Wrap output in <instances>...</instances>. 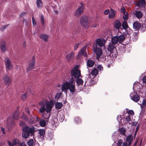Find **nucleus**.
Returning <instances> with one entry per match:
<instances>
[{
    "label": "nucleus",
    "instance_id": "58836bf2",
    "mask_svg": "<svg viewBox=\"0 0 146 146\" xmlns=\"http://www.w3.org/2000/svg\"><path fill=\"white\" fill-rule=\"evenodd\" d=\"M117 120L119 123H124V120H122L121 116L120 115H118L117 117Z\"/></svg>",
    "mask_w": 146,
    "mask_h": 146
},
{
    "label": "nucleus",
    "instance_id": "cd10ccee",
    "mask_svg": "<svg viewBox=\"0 0 146 146\" xmlns=\"http://www.w3.org/2000/svg\"><path fill=\"white\" fill-rule=\"evenodd\" d=\"M17 141V139H14L12 141V143H11L10 141H9L8 144L9 146H16Z\"/></svg>",
    "mask_w": 146,
    "mask_h": 146
},
{
    "label": "nucleus",
    "instance_id": "f704fd0d",
    "mask_svg": "<svg viewBox=\"0 0 146 146\" xmlns=\"http://www.w3.org/2000/svg\"><path fill=\"white\" fill-rule=\"evenodd\" d=\"M35 142V140L31 139L28 142V145L29 146H34Z\"/></svg>",
    "mask_w": 146,
    "mask_h": 146
},
{
    "label": "nucleus",
    "instance_id": "09e8293b",
    "mask_svg": "<svg viewBox=\"0 0 146 146\" xmlns=\"http://www.w3.org/2000/svg\"><path fill=\"white\" fill-rule=\"evenodd\" d=\"M146 106V100H143L142 103V104L141 105V107L142 108H143L144 106Z\"/></svg>",
    "mask_w": 146,
    "mask_h": 146
},
{
    "label": "nucleus",
    "instance_id": "c9c22d12",
    "mask_svg": "<svg viewBox=\"0 0 146 146\" xmlns=\"http://www.w3.org/2000/svg\"><path fill=\"white\" fill-rule=\"evenodd\" d=\"M62 106V104L61 103L57 102L55 104V107L58 109H61Z\"/></svg>",
    "mask_w": 146,
    "mask_h": 146
},
{
    "label": "nucleus",
    "instance_id": "603ef678",
    "mask_svg": "<svg viewBox=\"0 0 146 146\" xmlns=\"http://www.w3.org/2000/svg\"><path fill=\"white\" fill-rule=\"evenodd\" d=\"M39 133L40 135H43L45 133V131L43 129H41L39 131Z\"/></svg>",
    "mask_w": 146,
    "mask_h": 146
},
{
    "label": "nucleus",
    "instance_id": "6ab92c4d",
    "mask_svg": "<svg viewBox=\"0 0 146 146\" xmlns=\"http://www.w3.org/2000/svg\"><path fill=\"white\" fill-rule=\"evenodd\" d=\"M74 54L73 52H71L70 54L67 55L66 56V59L68 61L72 60L74 57Z\"/></svg>",
    "mask_w": 146,
    "mask_h": 146
},
{
    "label": "nucleus",
    "instance_id": "c756f323",
    "mask_svg": "<svg viewBox=\"0 0 146 146\" xmlns=\"http://www.w3.org/2000/svg\"><path fill=\"white\" fill-rule=\"evenodd\" d=\"M40 38L42 39L44 41H47L48 38V36L46 35L43 34H41L40 35Z\"/></svg>",
    "mask_w": 146,
    "mask_h": 146
},
{
    "label": "nucleus",
    "instance_id": "72a5a7b5",
    "mask_svg": "<svg viewBox=\"0 0 146 146\" xmlns=\"http://www.w3.org/2000/svg\"><path fill=\"white\" fill-rule=\"evenodd\" d=\"M37 7L38 8H40L42 6V0H37L36 1Z\"/></svg>",
    "mask_w": 146,
    "mask_h": 146
},
{
    "label": "nucleus",
    "instance_id": "052dcab7",
    "mask_svg": "<svg viewBox=\"0 0 146 146\" xmlns=\"http://www.w3.org/2000/svg\"><path fill=\"white\" fill-rule=\"evenodd\" d=\"M79 44H80V43H76L75 44V45H74V50H76L77 48H78Z\"/></svg>",
    "mask_w": 146,
    "mask_h": 146
},
{
    "label": "nucleus",
    "instance_id": "4c0bfd02",
    "mask_svg": "<svg viewBox=\"0 0 146 146\" xmlns=\"http://www.w3.org/2000/svg\"><path fill=\"white\" fill-rule=\"evenodd\" d=\"M5 64L6 67L8 70H10L12 69L13 67L11 63L9 64L7 63Z\"/></svg>",
    "mask_w": 146,
    "mask_h": 146
},
{
    "label": "nucleus",
    "instance_id": "39448f33",
    "mask_svg": "<svg viewBox=\"0 0 146 146\" xmlns=\"http://www.w3.org/2000/svg\"><path fill=\"white\" fill-rule=\"evenodd\" d=\"M125 39V36L123 35H121L118 36H115L112 38L111 42L115 45L118 42L120 43L123 42Z\"/></svg>",
    "mask_w": 146,
    "mask_h": 146
},
{
    "label": "nucleus",
    "instance_id": "0eeeda50",
    "mask_svg": "<svg viewBox=\"0 0 146 146\" xmlns=\"http://www.w3.org/2000/svg\"><path fill=\"white\" fill-rule=\"evenodd\" d=\"M92 50L98 58H100L103 53L102 50L101 48L96 46L95 45L94 46H93Z\"/></svg>",
    "mask_w": 146,
    "mask_h": 146
},
{
    "label": "nucleus",
    "instance_id": "a878e982",
    "mask_svg": "<svg viewBox=\"0 0 146 146\" xmlns=\"http://www.w3.org/2000/svg\"><path fill=\"white\" fill-rule=\"evenodd\" d=\"M6 123L8 126H10L14 124V122L13 120L9 117L8 118Z\"/></svg>",
    "mask_w": 146,
    "mask_h": 146
},
{
    "label": "nucleus",
    "instance_id": "3c124183",
    "mask_svg": "<svg viewBox=\"0 0 146 146\" xmlns=\"http://www.w3.org/2000/svg\"><path fill=\"white\" fill-rule=\"evenodd\" d=\"M117 133H113V134L112 138L113 140H115L117 138Z\"/></svg>",
    "mask_w": 146,
    "mask_h": 146
},
{
    "label": "nucleus",
    "instance_id": "5701e85b",
    "mask_svg": "<svg viewBox=\"0 0 146 146\" xmlns=\"http://www.w3.org/2000/svg\"><path fill=\"white\" fill-rule=\"evenodd\" d=\"M76 78V82L78 86L83 85L84 82L82 79L79 78Z\"/></svg>",
    "mask_w": 146,
    "mask_h": 146
},
{
    "label": "nucleus",
    "instance_id": "69168bd1",
    "mask_svg": "<svg viewBox=\"0 0 146 146\" xmlns=\"http://www.w3.org/2000/svg\"><path fill=\"white\" fill-rule=\"evenodd\" d=\"M26 15V13L25 12H23L21 13L20 15V16L21 17H23Z\"/></svg>",
    "mask_w": 146,
    "mask_h": 146
},
{
    "label": "nucleus",
    "instance_id": "6e6d98bb",
    "mask_svg": "<svg viewBox=\"0 0 146 146\" xmlns=\"http://www.w3.org/2000/svg\"><path fill=\"white\" fill-rule=\"evenodd\" d=\"M19 125L20 126L23 127L25 125V123L22 121H20L19 123Z\"/></svg>",
    "mask_w": 146,
    "mask_h": 146
},
{
    "label": "nucleus",
    "instance_id": "c03bdc74",
    "mask_svg": "<svg viewBox=\"0 0 146 146\" xmlns=\"http://www.w3.org/2000/svg\"><path fill=\"white\" fill-rule=\"evenodd\" d=\"M74 121L77 123H80L81 122V120L78 117H75L74 119Z\"/></svg>",
    "mask_w": 146,
    "mask_h": 146
},
{
    "label": "nucleus",
    "instance_id": "a211bd4d",
    "mask_svg": "<svg viewBox=\"0 0 146 146\" xmlns=\"http://www.w3.org/2000/svg\"><path fill=\"white\" fill-rule=\"evenodd\" d=\"M133 29L135 31L138 30L140 28V24L138 22H135L133 24Z\"/></svg>",
    "mask_w": 146,
    "mask_h": 146
},
{
    "label": "nucleus",
    "instance_id": "5fc2aeb1",
    "mask_svg": "<svg viewBox=\"0 0 146 146\" xmlns=\"http://www.w3.org/2000/svg\"><path fill=\"white\" fill-rule=\"evenodd\" d=\"M27 93H26L25 94L21 96V98L23 100H25L27 98Z\"/></svg>",
    "mask_w": 146,
    "mask_h": 146
},
{
    "label": "nucleus",
    "instance_id": "e433bc0d",
    "mask_svg": "<svg viewBox=\"0 0 146 146\" xmlns=\"http://www.w3.org/2000/svg\"><path fill=\"white\" fill-rule=\"evenodd\" d=\"M98 72L97 69L94 68L92 71L91 74L95 76H96L98 74Z\"/></svg>",
    "mask_w": 146,
    "mask_h": 146
},
{
    "label": "nucleus",
    "instance_id": "a18cd8bd",
    "mask_svg": "<svg viewBox=\"0 0 146 146\" xmlns=\"http://www.w3.org/2000/svg\"><path fill=\"white\" fill-rule=\"evenodd\" d=\"M111 33L109 31H107L104 33V36H106L107 38H108L109 36L111 35Z\"/></svg>",
    "mask_w": 146,
    "mask_h": 146
},
{
    "label": "nucleus",
    "instance_id": "6e6552de",
    "mask_svg": "<svg viewBox=\"0 0 146 146\" xmlns=\"http://www.w3.org/2000/svg\"><path fill=\"white\" fill-rule=\"evenodd\" d=\"M130 97L131 100L135 102H137L140 100L139 96L135 92H132L131 93Z\"/></svg>",
    "mask_w": 146,
    "mask_h": 146
},
{
    "label": "nucleus",
    "instance_id": "1a4fd4ad",
    "mask_svg": "<svg viewBox=\"0 0 146 146\" xmlns=\"http://www.w3.org/2000/svg\"><path fill=\"white\" fill-rule=\"evenodd\" d=\"M122 27L126 32V33L129 34L132 32V30L128 27L127 21H123L122 24Z\"/></svg>",
    "mask_w": 146,
    "mask_h": 146
},
{
    "label": "nucleus",
    "instance_id": "423d86ee",
    "mask_svg": "<svg viewBox=\"0 0 146 146\" xmlns=\"http://www.w3.org/2000/svg\"><path fill=\"white\" fill-rule=\"evenodd\" d=\"M106 42V40L103 38H97L95 40V42L93 44V46H94L95 45L96 46H99V47L101 48L104 46L105 43Z\"/></svg>",
    "mask_w": 146,
    "mask_h": 146
},
{
    "label": "nucleus",
    "instance_id": "ddd939ff",
    "mask_svg": "<svg viewBox=\"0 0 146 146\" xmlns=\"http://www.w3.org/2000/svg\"><path fill=\"white\" fill-rule=\"evenodd\" d=\"M35 60L34 57H33L31 61L29 64V65L27 68V71H29L33 69L35 66Z\"/></svg>",
    "mask_w": 146,
    "mask_h": 146
},
{
    "label": "nucleus",
    "instance_id": "aec40b11",
    "mask_svg": "<svg viewBox=\"0 0 146 146\" xmlns=\"http://www.w3.org/2000/svg\"><path fill=\"white\" fill-rule=\"evenodd\" d=\"M110 52V55L111 57L114 58H116L117 56V52L116 48L114 49L113 50Z\"/></svg>",
    "mask_w": 146,
    "mask_h": 146
},
{
    "label": "nucleus",
    "instance_id": "473e14b6",
    "mask_svg": "<svg viewBox=\"0 0 146 146\" xmlns=\"http://www.w3.org/2000/svg\"><path fill=\"white\" fill-rule=\"evenodd\" d=\"M136 17L139 19L141 18L142 16V13L140 11H137L135 13Z\"/></svg>",
    "mask_w": 146,
    "mask_h": 146
},
{
    "label": "nucleus",
    "instance_id": "f03ea898",
    "mask_svg": "<svg viewBox=\"0 0 146 146\" xmlns=\"http://www.w3.org/2000/svg\"><path fill=\"white\" fill-rule=\"evenodd\" d=\"M22 130L23 131L22 133V136L25 138H28L30 133H32L36 131L34 127H30L27 126L23 127L22 128Z\"/></svg>",
    "mask_w": 146,
    "mask_h": 146
},
{
    "label": "nucleus",
    "instance_id": "680f3d73",
    "mask_svg": "<svg viewBox=\"0 0 146 146\" xmlns=\"http://www.w3.org/2000/svg\"><path fill=\"white\" fill-rule=\"evenodd\" d=\"M61 96V94L60 93H58L57 94L55 98L56 99H58Z\"/></svg>",
    "mask_w": 146,
    "mask_h": 146
},
{
    "label": "nucleus",
    "instance_id": "20e7f679",
    "mask_svg": "<svg viewBox=\"0 0 146 146\" xmlns=\"http://www.w3.org/2000/svg\"><path fill=\"white\" fill-rule=\"evenodd\" d=\"M88 16L83 15L80 18V23L85 29H87L89 27V23L88 22Z\"/></svg>",
    "mask_w": 146,
    "mask_h": 146
},
{
    "label": "nucleus",
    "instance_id": "a19ab883",
    "mask_svg": "<svg viewBox=\"0 0 146 146\" xmlns=\"http://www.w3.org/2000/svg\"><path fill=\"white\" fill-rule=\"evenodd\" d=\"M131 118H132V117L131 116L129 115H127L126 118H124L126 120V121L124 123H126V121H127V122H129L131 121Z\"/></svg>",
    "mask_w": 146,
    "mask_h": 146
},
{
    "label": "nucleus",
    "instance_id": "ea45409f",
    "mask_svg": "<svg viewBox=\"0 0 146 146\" xmlns=\"http://www.w3.org/2000/svg\"><path fill=\"white\" fill-rule=\"evenodd\" d=\"M47 122V121H46H46H45L44 120H42L40 121V125L42 127H44L46 125Z\"/></svg>",
    "mask_w": 146,
    "mask_h": 146
},
{
    "label": "nucleus",
    "instance_id": "9b49d317",
    "mask_svg": "<svg viewBox=\"0 0 146 146\" xmlns=\"http://www.w3.org/2000/svg\"><path fill=\"white\" fill-rule=\"evenodd\" d=\"M86 47H84L80 49V51L77 55V58L78 59L80 58L82 55L85 57L87 56V53L86 51Z\"/></svg>",
    "mask_w": 146,
    "mask_h": 146
},
{
    "label": "nucleus",
    "instance_id": "de8ad7c7",
    "mask_svg": "<svg viewBox=\"0 0 146 146\" xmlns=\"http://www.w3.org/2000/svg\"><path fill=\"white\" fill-rule=\"evenodd\" d=\"M5 64H6L7 63H11L10 59L8 58H6L4 60Z\"/></svg>",
    "mask_w": 146,
    "mask_h": 146
},
{
    "label": "nucleus",
    "instance_id": "f257e3e1",
    "mask_svg": "<svg viewBox=\"0 0 146 146\" xmlns=\"http://www.w3.org/2000/svg\"><path fill=\"white\" fill-rule=\"evenodd\" d=\"M75 82L73 77L71 78L68 82H66L62 84L61 89L62 91L64 92L66 94L67 91L69 89L70 92L73 94L75 92Z\"/></svg>",
    "mask_w": 146,
    "mask_h": 146
},
{
    "label": "nucleus",
    "instance_id": "2f4dec72",
    "mask_svg": "<svg viewBox=\"0 0 146 146\" xmlns=\"http://www.w3.org/2000/svg\"><path fill=\"white\" fill-rule=\"evenodd\" d=\"M94 64V62L91 60H88L87 62V66L89 67H92Z\"/></svg>",
    "mask_w": 146,
    "mask_h": 146
},
{
    "label": "nucleus",
    "instance_id": "338daca9",
    "mask_svg": "<svg viewBox=\"0 0 146 146\" xmlns=\"http://www.w3.org/2000/svg\"><path fill=\"white\" fill-rule=\"evenodd\" d=\"M1 131H2V133L3 134H5V130L4 128H3V127H1Z\"/></svg>",
    "mask_w": 146,
    "mask_h": 146
},
{
    "label": "nucleus",
    "instance_id": "7c9ffc66",
    "mask_svg": "<svg viewBox=\"0 0 146 146\" xmlns=\"http://www.w3.org/2000/svg\"><path fill=\"white\" fill-rule=\"evenodd\" d=\"M115 27L117 29H118L121 26V24L119 21H115L114 23Z\"/></svg>",
    "mask_w": 146,
    "mask_h": 146
},
{
    "label": "nucleus",
    "instance_id": "e2e57ef3",
    "mask_svg": "<svg viewBox=\"0 0 146 146\" xmlns=\"http://www.w3.org/2000/svg\"><path fill=\"white\" fill-rule=\"evenodd\" d=\"M32 21L33 24V25H36V22L35 21V20L33 17H32Z\"/></svg>",
    "mask_w": 146,
    "mask_h": 146
},
{
    "label": "nucleus",
    "instance_id": "13d9d810",
    "mask_svg": "<svg viewBox=\"0 0 146 146\" xmlns=\"http://www.w3.org/2000/svg\"><path fill=\"white\" fill-rule=\"evenodd\" d=\"M41 21L42 25H44V16L43 15H42L41 16Z\"/></svg>",
    "mask_w": 146,
    "mask_h": 146
},
{
    "label": "nucleus",
    "instance_id": "c85d7f7f",
    "mask_svg": "<svg viewBox=\"0 0 146 146\" xmlns=\"http://www.w3.org/2000/svg\"><path fill=\"white\" fill-rule=\"evenodd\" d=\"M33 119H30L29 120L30 123L31 124H34L36 122L38 121L39 119V118L37 117H36V118H33Z\"/></svg>",
    "mask_w": 146,
    "mask_h": 146
},
{
    "label": "nucleus",
    "instance_id": "0e129e2a",
    "mask_svg": "<svg viewBox=\"0 0 146 146\" xmlns=\"http://www.w3.org/2000/svg\"><path fill=\"white\" fill-rule=\"evenodd\" d=\"M97 68L100 70H103V67L101 65H98L97 66Z\"/></svg>",
    "mask_w": 146,
    "mask_h": 146
},
{
    "label": "nucleus",
    "instance_id": "79ce46f5",
    "mask_svg": "<svg viewBox=\"0 0 146 146\" xmlns=\"http://www.w3.org/2000/svg\"><path fill=\"white\" fill-rule=\"evenodd\" d=\"M19 117V113L17 112H16L14 113V115L13 116V119L17 120L18 117Z\"/></svg>",
    "mask_w": 146,
    "mask_h": 146
},
{
    "label": "nucleus",
    "instance_id": "bb28decb",
    "mask_svg": "<svg viewBox=\"0 0 146 146\" xmlns=\"http://www.w3.org/2000/svg\"><path fill=\"white\" fill-rule=\"evenodd\" d=\"M1 46L0 47L1 49L2 50L3 52H5V43L4 41H2L1 42Z\"/></svg>",
    "mask_w": 146,
    "mask_h": 146
},
{
    "label": "nucleus",
    "instance_id": "4468645a",
    "mask_svg": "<svg viewBox=\"0 0 146 146\" xmlns=\"http://www.w3.org/2000/svg\"><path fill=\"white\" fill-rule=\"evenodd\" d=\"M110 10L108 15L109 18L111 19L115 18L116 16V11L112 9H110Z\"/></svg>",
    "mask_w": 146,
    "mask_h": 146
},
{
    "label": "nucleus",
    "instance_id": "2eb2a0df",
    "mask_svg": "<svg viewBox=\"0 0 146 146\" xmlns=\"http://www.w3.org/2000/svg\"><path fill=\"white\" fill-rule=\"evenodd\" d=\"M135 5L139 7L142 8L144 7L145 3V0H139L138 1H137L135 3Z\"/></svg>",
    "mask_w": 146,
    "mask_h": 146
},
{
    "label": "nucleus",
    "instance_id": "37998d69",
    "mask_svg": "<svg viewBox=\"0 0 146 146\" xmlns=\"http://www.w3.org/2000/svg\"><path fill=\"white\" fill-rule=\"evenodd\" d=\"M119 131L121 134L125 135L126 131L125 129L121 128L119 129Z\"/></svg>",
    "mask_w": 146,
    "mask_h": 146
},
{
    "label": "nucleus",
    "instance_id": "4d7b16f0",
    "mask_svg": "<svg viewBox=\"0 0 146 146\" xmlns=\"http://www.w3.org/2000/svg\"><path fill=\"white\" fill-rule=\"evenodd\" d=\"M120 11L121 12L123 13H126V12H125V9L124 7H121Z\"/></svg>",
    "mask_w": 146,
    "mask_h": 146
},
{
    "label": "nucleus",
    "instance_id": "393cba45",
    "mask_svg": "<svg viewBox=\"0 0 146 146\" xmlns=\"http://www.w3.org/2000/svg\"><path fill=\"white\" fill-rule=\"evenodd\" d=\"M117 144V146H127V143H123L122 140L121 139L118 141Z\"/></svg>",
    "mask_w": 146,
    "mask_h": 146
},
{
    "label": "nucleus",
    "instance_id": "bf43d9fd",
    "mask_svg": "<svg viewBox=\"0 0 146 146\" xmlns=\"http://www.w3.org/2000/svg\"><path fill=\"white\" fill-rule=\"evenodd\" d=\"M110 11L109 9L106 10L104 12V14L105 15H107L109 13Z\"/></svg>",
    "mask_w": 146,
    "mask_h": 146
},
{
    "label": "nucleus",
    "instance_id": "dca6fc26",
    "mask_svg": "<svg viewBox=\"0 0 146 146\" xmlns=\"http://www.w3.org/2000/svg\"><path fill=\"white\" fill-rule=\"evenodd\" d=\"M50 112L46 111L44 113H42L43 119L46 120V121H48L49 118L50 117Z\"/></svg>",
    "mask_w": 146,
    "mask_h": 146
},
{
    "label": "nucleus",
    "instance_id": "f8f14e48",
    "mask_svg": "<svg viewBox=\"0 0 146 146\" xmlns=\"http://www.w3.org/2000/svg\"><path fill=\"white\" fill-rule=\"evenodd\" d=\"M53 103L52 101H50L46 103V111L50 112Z\"/></svg>",
    "mask_w": 146,
    "mask_h": 146
},
{
    "label": "nucleus",
    "instance_id": "864d4df0",
    "mask_svg": "<svg viewBox=\"0 0 146 146\" xmlns=\"http://www.w3.org/2000/svg\"><path fill=\"white\" fill-rule=\"evenodd\" d=\"M128 114L129 115H134V112L133 110H129L128 111Z\"/></svg>",
    "mask_w": 146,
    "mask_h": 146
},
{
    "label": "nucleus",
    "instance_id": "412c9836",
    "mask_svg": "<svg viewBox=\"0 0 146 146\" xmlns=\"http://www.w3.org/2000/svg\"><path fill=\"white\" fill-rule=\"evenodd\" d=\"M116 48L115 46V45L112 43L110 42L109 43L108 48V50L110 52L113 50L114 49Z\"/></svg>",
    "mask_w": 146,
    "mask_h": 146
},
{
    "label": "nucleus",
    "instance_id": "b1692460",
    "mask_svg": "<svg viewBox=\"0 0 146 146\" xmlns=\"http://www.w3.org/2000/svg\"><path fill=\"white\" fill-rule=\"evenodd\" d=\"M126 141L129 142L128 145H130L132 142L133 141V138H132V135L131 134H129L127 137Z\"/></svg>",
    "mask_w": 146,
    "mask_h": 146
},
{
    "label": "nucleus",
    "instance_id": "49530a36",
    "mask_svg": "<svg viewBox=\"0 0 146 146\" xmlns=\"http://www.w3.org/2000/svg\"><path fill=\"white\" fill-rule=\"evenodd\" d=\"M128 14H127V12L123 13V18L124 20H127L128 19Z\"/></svg>",
    "mask_w": 146,
    "mask_h": 146
},
{
    "label": "nucleus",
    "instance_id": "9d476101",
    "mask_svg": "<svg viewBox=\"0 0 146 146\" xmlns=\"http://www.w3.org/2000/svg\"><path fill=\"white\" fill-rule=\"evenodd\" d=\"M81 6L79 7L76 11L75 13V15L77 17H78L83 12L84 8V6L82 3L81 4Z\"/></svg>",
    "mask_w": 146,
    "mask_h": 146
},
{
    "label": "nucleus",
    "instance_id": "8fccbe9b",
    "mask_svg": "<svg viewBox=\"0 0 146 146\" xmlns=\"http://www.w3.org/2000/svg\"><path fill=\"white\" fill-rule=\"evenodd\" d=\"M57 117L59 119V120L60 121L62 122L64 119V117L63 115L62 116H60L59 117L58 115Z\"/></svg>",
    "mask_w": 146,
    "mask_h": 146
},
{
    "label": "nucleus",
    "instance_id": "f3484780",
    "mask_svg": "<svg viewBox=\"0 0 146 146\" xmlns=\"http://www.w3.org/2000/svg\"><path fill=\"white\" fill-rule=\"evenodd\" d=\"M39 105L41 106L39 111L41 113H42L46 111L44 103L43 102H41L39 103Z\"/></svg>",
    "mask_w": 146,
    "mask_h": 146
},
{
    "label": "nucleus",
    "instance_id": "774afa93",
    "mask_svg": "<svg viewBox=\"0 0 146 146\" xmlns=\"http://www.w3.org/2000/svg\"><path fill=\"white\" fill-rule=\"evenodd\" d=\"M143 82L146 83V76L143 77Z\"/></svg>",
    "mask_w": 146,
    "mask_h": 146
},
{
    "label": "nucleus",
    "instance_id": "4be33fe9",
    "mask_svg": "<svg viewBox=\"0 0 146 146\" xmlns=\"http://www.w3.org/2000/svg\"><path fill=\"white\" fill-rule=\"evenodd\" d=\"M4 82L7 84H9L11 83V81L7 75H4L3 77Z\"/></svg>",
    "mask_w": 146,
    "mask_h": 146
},
{
    "label": "nucleus",
    "instance_id": "7ed1b4c3",
    "mask_svg": "<svg viewBox=\"0 0 146 146\" xmlns=\"http://www.w3.org/2000/svg\"><path fill=\"white\" fill-rule=\"evenodd\" d=\"M79 66L77 65L75 66L71 70V75L75 78L81 77V72L79 69Z\"/></svg>",
    "mask_w": 146,
    "mask_h": 146
}]
</instances>
